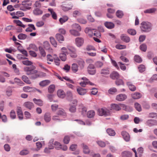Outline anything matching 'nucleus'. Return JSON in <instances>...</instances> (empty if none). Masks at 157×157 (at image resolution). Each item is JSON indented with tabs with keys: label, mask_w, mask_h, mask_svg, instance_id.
Instances as JSON below:
<instances>
[{
	"label": "nucleus",
	"mask_w": 157,
	"mask_h": 157,
	"mask_svg": "<svg viewBox=\"0 0 157 157\" xmlns=\"http://www.w3.org/2000/svg\"><path fill=\"white\" fill-rule=\"evenodd\" d=\"M152 26L151 24L147 21H143L141 24L140 28L142 31L147 32L150 31Z\"/></svg>",
	"instance_id": "1"
},
{
	"label": "nucleus",
	"mask_w": 157,
	"mask_h": 157,
	"mask_svg": "<svg viewBox=\"0 0 157 157\" xmlns=\"http://www.w3.org/2000/svg\"><path fill=\"white\" fill-rule=\"evenodd\" d=\"M98 112L99 115L101 116L103 115L107 116L110 114V111L106 108L98 109Z\"/></svg>",
	"instance_id": "2"
},
{
	"label": "nucleus",
	"mask_w": 157,
	"mask_h": 157,
	"mask_svg": "<svg viewBox=\"0 0 157 157\" xmlns=\"http://www.w3.org/2000/svg\"><path fill=\"white\" fill-rule=\"evenodd\" d=\"M68 50L70 52L69 54L71 57L76 58L77 56L76 49L73 46H67Z\"/></svg>",
	"instance_id": "3"
},
{
	"label": "nucleus",
	"mask_w": 157,
	"mask_h": 157,
	"mask_svg": "<svg viewBox=\"0 0 157 157\" xmlns=\"http://www.w3.org/2000/svg\"><path fill=\"white\" fill-rule=\"evenodd\" d=\"M73 6L72 4H67L64 3H63L60 6L62 10L64 11H68L71 10Z\"/></svg>",
	"instance_id": "4"
},
{
	"label": "nucleus",
	"mask_w": 157,
	"mask_h": 157,
	"mask_svg": "<svg viewBox=\"0 0 157 157\" xmlns=\"http://www.w3.org/2000/svg\"><path fill=\"white\" fill-rule=\"evenodd\" d=\"M110 69L109 67H105L101 70L100 73L102 76L105 77L110 74Z\"/></svg>",
	"instance_id": "5"
},
{
	"label": "nucleus",
	"mask_w": 157,
	"mask_h": 157,
	"mask_svg": "<svg viewBox=\"0 0 157 157\" xmlns=\"http://www.w3.org/2000/svg\"><path fill=\"white\" fill-rule=\"evenodd\" d=\"M24 71L26 72V74L27 75H30L31 73H35L37 72L36 70H33V69L31 67H26L24 68Z\"/></svg>",
	"instance_id": "6"
},
{
	"label": "nucleus",
	"mask_w": 157,
	"mask_h": 157,
	"mask_svg": "<svg viewBox=\"0 0 157 157\" xmlns=\"http://www.w3.org/2000/svg\"><path fill=\"white\" fill-rule=\"evenodd\" d=\"M75 42L76 46L78 47H80L83 44L84 40L82 37H78L75 39Z\"/></svg>",
	"instance_id": "7"
},
{
	"label": "nucleus",
	"mask_w": 157,
	"mask_h": 157,
	"mask_svg": "<svg viewBox=\"0 0 157 157\" xmlns=\"http://www.w3.org/2000/svg\"><path fill=\"white\" fill-rule=\"evenodd\" d=\"M127 98V96L125 94H120L116 96V99L119 101H122Z\"/></svg>",
	"instance_id": "8"
},
{
	"label": "nucleus",
	"mask_w": 157,
	"mask_h": 157,
	"mask_svg": "<svg viewBox=\"0 0 157 157\" xmlns=\"http://www.w3.org/2000/svg\"><path fill=\"white\" fill-rule=\"evenodd\" d=\"M121 135L126 141L128 142L130 140V136L128 132L124 131H122L121 132Z\"/></svg>",
	"instance_id": "9"
},
{
	"label": "nucleus",
	"mask_w": 157,
	"mask_h": 157,
	"mask_svg": "<svg viewBox=\"0 0 157 157\" xmlns=\"http://www.w3.org/2000/svg\"><path fill=\"white\" fill-rule=\"evenodd\" d=\"M51 113L48 112L45 113L44 116V119L46 122H48L51 120Z\"/></svg>",
	"instance_id": "10"
},
{
	"label": "nucleus",
	"mask_w": 157,
	"mask_h": 157,
	"mask_svg": "<svg viewBox=\"0 0 157 157\" xmlns=\"http://www.w3.org/2000/svg\"><path fill=\"white\" fill-rule=\"evenodd\" d=\"M77 91L78 94L80 95H84L87 92L86 89H84L81 87H79L77 89Z\"/></svg>",
	"instance_id": "11"
},
{
	"label": "nucleus",
	"mask_w": 157,
	"mask_h": 157,
	"mask_svg": "<svg viewBox=\"0 0 157 157\" xmlns=\"http://www.w3.org/2000/svg\"><path fill=\"white\" fill-rule=\"evenodd\" d=\"M121 39L122 40L126 43L129 42L130 40L129 37L125 34H122L121 35Z\"/></svg>",
	"instance_id": "12"
},
{
	"label": "nucleus",
	"mask_w": 157,
	"mask_h": 157,
	"mask_svg": "<svg viewBox=\"0 0 157 157\" xmlns=\"http://www.w3.org/2000/svg\"><path fill=\"white\" fill-rule=\"evenodd\" d=\"M83 148V152L85 154H88L90 153V150L88 146L84 143H82L81 145Z\"/></svg>",
	"instance_id": "13"
},
{
	"label": "nucleus",
	"mask_w": 157,
	"mask_h": 157,
	"mask_svg": "<svg viewBox=\"0 0 157 157\" xmlns=\"http://www.w3.org/2000/svg\"><path fill=\"white\" fill-rule=\"evenodd\" d=\"M79 109L81 111L82 114L85 115L87 111L86 108L82 104H81L79 105Z\"/></svg>",
	"instance_id": "14"
},
{
	"label": "nucleus",
	"mask_w": 157,
	"mask_h": 157,
	"mask_svg": "<svg viewBox=\"0 0 157 157\" xmlns=\"http://www.w3.org/2000/svg\"><path fill=\"white\" fill-rule=\"evenodd\" d=\"M74 102H73V105H71L69 108L70 111L72 113H74L75 112L76 110V106L77 103V101L75 100L73 101Z\"/></svg>",
	"instance_id": "15"
},
{
	"label": "nucleus",
	"mask_w": 157,
	"mask_h": 157,
	"mask_svg": "<svg viewBox=\"0 0 157 157\" xmlns=\"http://www.w3.org/2000/svg\"><path fill=\"white\" fill-rule=\"evenodd\" d=\"M119 105L121 108H122L123 110L126 111L130 112L132 110V108L129 106H127L121 103H120Z\"/></svg>",
	"instance_id": "16"
},
{
	"label": "nucleus",
	"mask_w": 157,
	"mask_h": 157,
	"mask_svg": "<svg viewBox=\"0 0 157 157\" xmlns=\"http://www.w3.org/2000/svg\"><path fill=\"white\" fill-rule=\"evenodd\" d=\"M80 31L75 29L69 30V32L71 34L75 36H79L80 35V33L79 32Z\"/></svg>",
	"instance_id": "17"
},
{
	"label": "nucleus",
	"mask_w": 157,
	"mask_h": 157,
	"mask_svg": "<svg viewBox=\"0 0 157 157\" xmlns=\"http://www.w3.org/2000/svg\"><path fill=\"white\" fill-rule=\"evenodd\" d=\"M56 40L60 43L64 40V36L60 33H57L56 34Z\"/></svg>",
	"instance_id": "18"
},
{
	"label": "nucleus",
	"mask_w": 157,
	"mask_h": 157,
	"mask_svg": "<svg viewBox=\"0 0 157 157\" xmlns=\"http://www.w3.org/2000/svg\"><path fill=\"white\" fill-rule=\"evenodd\" d=\"M146 124L149 126H152L157 125V121L153 120H149L146 122Z\"/></svg>",
	"instance_id": "19"
},
{
	"label": "nucleus",
	"mask_w": 157,
	"mask_h": 157,
	"mask_svg": "<svg viewBox=\"0 0 157 157\" xmlns=\"http://www.w3.org/2000/svg\"><path fill=\"white\" fill-rule=\"evenodd\" d=\"M29 1H25L22 2L21 5L23 7L27 9H29L30 7L29 6L31 5V2H28Z\"/></svg>",
	"instance_id": "20"
},
{
	"label": "nucleus",
	"mask_w": 157,
	"mask_h": 157,
	"mask_svg": "<svg viewBox=\"0 0 157 157\" xmlns=\"http://www.w3.org/2000/svg\"><path fill=\"white\" fill-rule=\"evenodd\" d=\"M127 85L128 86L130 90L134 91L136 90V88L131 82H127Z\"/></svg>",
	"instance_id": "21"
},
{
	"label": "nucleus",
	"mask_w": 157,
	"mask_h": 157,
	"mask_svg": "<svg viewBox=\"0 0 157 157\" xmlns=\"http://www.w3.org/2000/svg\"><path fill=\"white\" fill-rule=\"evenodd\" d=\"M105 26L109 29H112L114 28V24L112 22L106 21L104 23Z\"/></svg>",
	"instance_id": "22"
},
{
	"label": "nucleus",
	"mask_w": 157,
	"mask_h": 157,
	"mask_svg": "<svg viewBox=\"0 0 157 157\" xmlns=\"http://www.w3.org/2000/svg\"><path fill=\"white\" fill-rule=\"evenodd\" d=\"M28 26V27L25 30L26 32H31L33 30H35L36 29L34 25L33 24H29Z\"/></svg>",
	"instance_id": "23"
},
{
	"label": "nucleus",
	"mask_w": 157,
	"mask_h": 157,
	"mask_svg": "<svg viewBox=\"0 0 157 157\" xmlns=\"http://www.w3.org/2000/svg\"><path fill=\"white\" fill-rule=\"evenodd\" d=\"M24 105L26 107L29 109H31L34 106L33 103L30 101L25 102L24 103Z\"/></svg>",
	"instance_id": "24"
},
{
	"label": "nucleus",
	"mask_w": 157,
	"mask_h": 157,
	"mask_svg": "<svg viewBox=\"0 0 157 157\" xmlns=\"http://www.w3.org/2000/svg\"><path fill=\"white\" fill-rule=\"evenodd\" d=\"M111 109L115 110L117 111H119L121 109L120 106L119 104H113L111 105Z\"/></svg>",
	"instance_id": "25"
},
{
	"label": "nucleus",
	"mask_w": 157,
	"mask_h": 157,
	"mask_svg": "<svg viewBox=\"0 0 157 157\" xmlns=\"http://www.w3.org/2000/svg\"><path fill=\"white\" fill-rule=\"evenodd\" d=\"M38 71L37 70V72H35V73H32L30 75H31L30 76V78L32 79H36L40 76V74L37 73Z\"/></svg>",
	"instance_id": "26"
},
{
	"label": "nucleus",
	"mask_w": 157,
	"mask_h": 157,
	"mask_svg": "<svg viewBox=\"0 0 157 157\" xmlns=\"http://www.w3.org/2000/svg\"><path fill=\"white\" fill-rule=\"evenodd\" d=\"M119 76V75L117 72L113 71L110 74V77L112 79H115L118 78Z\"/></svg>",
	"instance_id": "27"
},
{
	"label": "nucleus",
	"mask_w": 157,
	"mask_h": 157,
	"mask_svg": "<svg viewBox=\"0 0 157 157\" xmlns=\"http://www.w3.org/2000/svg\"><path fill=\"white\" fill-rule=\"evenodd\" d=\"M58 96L61 98H63L65 97V94L64 91L62 90H59L57 92Z\"/></svg>",
	"instance_id": "28"
},
{
	"label": "nucleus",
	"mask_w": 157,
	"mask_h": 157,
	"mask_svg": "<svg viewBox=\"0 0 157 157\" xmlns=\"http://www.w3.org/2000/svg\"><path fill=\"white\" fill-rule=\"evenodd\" d=\"M33 13L35 15H39L42 14L43 12L42 10L38 8H36L33 10Z\"/></svg>",
	"instance_id": "29"
},
{
	"label": "nucleus",
	"mask_w": 157,
	"mask_h": 157,
	"mask_svg": "<svg viewBox=\"0 0 157 157\" xmlns=\"http://www.w3.org/2000/svg\"><path fill=\"white\" fill-rule=\"evenodd\" d=\"M50 82L48 80H44L41 81L39 83L40 85L42 87L45 86L50 84Z\"/></svg>",
	"instance_id": "30"
},
{
	"label": "nucleus",
	"mask_w": 157,
	"mask_h": 157,
	"mask_svg": "<svg viewBox=\"0 0 157 157\" xmlns=\"http://www.w3.org/2000/svg\"><path fill=\"white\" fill-rule=\"evenodd\" d=\"M95 114V112L93 110L89 111L87 113V116L89 118L93 117Z\"/></svg>",
	"instance_id": "31"
},
{
	"label": "nucleus",
	"mask_w": 157,
	"mask_h": 157,
	"mask_svg": "<svg viewBox=\"0 0 157 157\" xmlns=\"http://www.w3.org/2000/svg\"><path fill=\"white\" fill-rule=\"evenodd\" d=\"M132 98L134 99H138L141 97L140 93L138 92H135L132 94Z\"/></svg>",
	"instance_id": "32"
},
{
	"label": "nucleus",
	"mask_w": 157,
	"mask_h": 157,
	"mask_svg": "<svg viewBox=\"0 0 157 157\" xmlns=\"http://www.w3.org/2000/svg\"><path fill=\"white\" fill-rule=\"evenodd\" d=\"M121 155L123 157H131L132 156L131 152L128 151L122 152Z\"/></svg>",
	"instance_id": "33"
},
{
	"label": "nucleus",
	"mask_w": 157,
	"mask_h": 157,
	"mask_svg": "<svg viewBox=\"0 0 157 157\" xmlns=\"http://www.w3.org/2000/svg\"><path fill=\"white\" fill-rule=\"evenodd\" d=\"M73 29H76L78 31H81V28L80 26L78 24L74 23L71 25Z\"/></svg>",
	"instance_id": "34"
},
{
	"label": "nucleus",
	"mask_w": 157,
	"mask_h": 157,
	"mask_svg": "<svg viewBox=\"0 0 157 157\" xmlns=\"http://www.w3.org/2000/svg\"><path fill=\"white\" fill-rule=\"evenodd\" d=\"M57 114L58 115L62 116H66V114L64 110L62 109H60L57 112Z\"/></svg>",
	"instance_id": "35"
},
{
	"label": "nucleus",
	"mask_w": 157,
	"mask_h": 157,
	"mask_svg": "<svg viewBox=\"0 0 157 157\" xmlns=\"http://www.w3.org/2000/svg\"><path fill=\"white\" fill-rule=\"evenodd\" d=\"M21 78L24 82L27 84H29L31 83L28 78L26 75H23L21 77Z\"/></svg>",
	"instance_id": "36"
},
{
	"label": "nucleus",
	"mask_w": 157,
	"mask_h": 157,
	"mask_svg": "<svg viewBox=\"0 0 157 157\" xmlns=\"http://www.w3.org/2000/svg\"><path fill=\"white\" fill-rule=\"evenodd\" d=\"M48 11L51 13L52 17L54 19H56L57 18V15L55 12L53 11V9L49 8L48 9Z\"/></svg>",
	"instance_id": "37"
},
{
	"label": "nucleus",
	"mask_w": 157,
	"mask_h": 157,
	"mask_svg": "<svg viewBox=\"0 0 157 157\" xmlns=\"http://www.w3.org/2000/svg\"><path fill=\"white\" fill-rule=\"evenodd\" d=\"M106 132L110 136H114L115 135V131L112 129L108 128L107 129Z\"/></svg>",
	"instance_id": "38"
},
{
	"label": "nucleus",
	"mask_w": 157,
	"mask_h": 157,
	"mask_svg": "<svg viewBox=\"0 0 157 157\" xmlns=\"http://www.w3.org/2000/svg\"><path fill=\"white\" fill-rule=\"evenodd\" d=\"M27 49L29 50L33 49L36 51H38V48L36 46L35 44H32L29 45Z\"/></svg>",
	"instance_id": "39"
},
{
	"label": "nucleus",
	"mask_w": 157,
	"mask_h": 157,
	"mask_svg": "<svg viewBox=\"0 0 157 157\" xmlns=\"http://www.w3.org/2000/svg\"><path fill=\"white\" fill-rule=\"evenodd\" d=\"M15 82L18 85L20 86H23L24 85V83L20 79L16 78H14Z\"/></svg>",
	"instance_id": "40"
},
{
	"label": "nucleus",
	"mask_w": 157,
	"mask_h": 157,
	"mask_svg": "<svg viewBox=\"0 0 157 157\" xmlns=\"http://www.w3.org/2000/svg\"><path fill=\"white\" fill-rule=\"evenodd\" d=\"M156 10V9L155 8H152L145 10L144 11L145 13H153Z\"/></svg>",
	"instance_id": "41"
},
{
	"label": "nucleus",
	"mask_w": 157,
	"mask_h": 157,
	"mask_svg": "<svg viewBox=\"0 0 157 157\" xmlns=\"http://www.w3.org/2000/svg\"><path fill=\"white\" fill-rule=\"evenodd\" d=\"M68 18L67 16H64L62 17H61L59 19V21L61 24H62L63 23L67 21Z\"/></svg>",
	"instance_id": "42"
},
{
	"label": "nucleus",
	"mask_w": 157,
	"mask_h": 157,
	"mask_svg": "<svg viewBox=\"0 0 157 157\" xmlns=\"http://www.w3.org/2000/svg\"><path fill=\"white\" fill-rule=\"evenodd\" d=\"M86 33L88 34L90 36H92L94 35L92 30L89 28H86L85 30Z\"/></svg>",
	"instance_id": "43"
},
{
	"label": "nucleus",
	"mask_w": 157,
	"mask_h": 157,
	"mask_svg": "<svg viewBox=\"0 0 157 157\" xmlns=\"http://www.w3.org/2000/svg\"><path fill=\"white\" fill-rule=\"evenodd\" d=\"M14 22L16 23L19 26L22 27L23 28H25V25L23 24L22 22L19 20H14Z\"/></svg>",
	"instance_id": "44"
},
{
	"label": "nucleus",
	"mask_w": 157,
	"mask_h": 157,
	"mask_svg": "<svg viewBox=\"0 0 157 157\" xmlns=\"http://www.w3.org/2000/svg\"><path fill=\"white\" fill-rule=\"evenodd\" d=\"M34 103L39 106H41L42 105V101L40 99H36V98H34L33 100Z\"/></svg>",
	"instance_id": "45"
},
{
	"label": "nucleus",
	"mask_w": 157,
	"mask_h": 157,
	"mask_svg": "<svg viewBox=\"0 0 157 157\" xmlns=\"http://www.w3.org/2000/svg\"><path fill=\"white\" fill-rule=\"evenodd\" d=\"M54 145L55 146V148L57 150H60L61 148H62V145L58 142L55 141L54 143Z\"/></svg>",
	"instance_id": "46"
},
{
	"label": "nucleus",
	"mask_w": 157,
	"mask_h": 157,
	"mask_svg": "<svg viewBox=\"0 0 157 157\" xmlns=\"http://www.w3.org/2000/svg\"><path fill=\"white\" fill-rule=\"evenodd\" d=\"M54 140L53 139H51L49 141L48 144V147L49 149H53L54 148L53 142Z\"/></svg>",
	"instance_id": "47"
},
{
	"label": "nucleus",
	"mask_w": 157,
	"mask_h": 157,
	"mask_svg": "<svg viewBox=\"0 0 157 157\" xmlns=\"http://www.w3.org/2000/svg\"><path fill=\"white\" fill-rule=\"evenodd\" d=\"M135 107L136 109L139 112L142 110V108L140 104L138 103H136L134 104Z\"/></svg>",
	"instance_id": "48"
},
{
	"label": "nucleus",
	"mask_w": 157,
	"mask_h": 157,
	"mask_svg": "<svg viewBox=\"0 0 157 157\" xmlns=\"http://www.w3.org/2000/svg\"><path fill=\"white\" fill-rule=\"evenodd\" d=\"M67 55V54L61 53L59 54V58L62 61H65L66 59Z\"/></svg>",
	"instance_id": "49"
},
{
	"label": "nucleus",
	"mask_w": 157,
	"mask_h": 157,
	"mask_svg": "<svg viewBox=\"0 0 157 157\" xmlns=\"http://www.w3.org/2000/svg\"><path fill=\"white\" fill-rule=\"evenodd\" d=\"M117 16L119 18H121L124 15L122 11L120 10H117L116 13Z\"/></svg>",
	"instance_id": "50"
},
{
	"label": "nucleus",
	"mask_w": 157,
	"mask_h": 157,
	"mask_svg": "<svg viewBox=\"0 0 157 157\" xmlns=\"http://www.w3.org/2000/svg\"><path fill=\"white\" fill-rule=\"evenodd\" d=\"M27 35L23 33H20L19 34L18 36V38L21 40H23L25 39L27 37Z\"/></svg>",
	"instance_id": "51"
},
{
	"label": "nucleus",
	"mask_w": 157,
	"mask_h": 157,
	"mask_svg": "<svg viewBox=\"0 0 157 157\" xmlns=\"http://www.w3.org/2000/svg\"><path fill=\"white\" fill-rule=\"evenodd\" d=\"M55 89V85H51L48 87V91L49 93H52L54 91Z\"/></svg>",
	"instance_id": "52"
},
{
	"label": "nucleus",
	"mask_w": 157,
	"mask_h": 157,
	"mask_svg": "<svg viewBox=\"0 0 157 157\" xmlns=\"http://www.w3.org/2000/svg\"><path fill=\"white\" fill-rule=\"evenodd\" d=\"M52 120L54 121L60 122L62 120L59 118V115H54L52 117Z\"/></svg>",
	"instance_id": "53"
},
{
	"label": "nucleus",
	"mask_w": 157,
	"mask_h": 157,
	"mask_svg": "<svg viewBox=\"0 0 157 157\" xmlns=\"http://www.w3.org/2000/svg\"><path fill=\"white\" fill-rule=\"evenodd\" d=\"M50 39L51 43L55 47H56L57 45V43L54 38L53 37H50Z\"/></svg>",
	"instance_id": "54"
},
{
	"label": "nucleus",
	"mask_w": 157,
	"mask_h": 157,
	"mask_svg": "<svg viewBox=\"0 0 157 157\" xmlns=\"http://www.w3.org/2000/svg\"><path fill=\"white\" fill-rule=\"evenodd\" d=\"M139 71L141 72H143L145 70V67L144 65L141 64L138 67Z\"/></svg>",
	"instance_id": "55"
},
{
	"label": "nucleus",
	"mask_w": 157,
	"mask_h": 157,
	"mask_svg": "<svg viewBox=\"0 0 157 157\" xmlns=\"http://www.w3.org/2000/svg\"><path fill=\"white\" fill-rule=\"evenodd\" d=\"M39 49L41 55L43 57L45 56L46 53L44 49L42 48V47L41 46H40L39 47Z\"/></svg>",
	"instance_id": "56"
},
{
	"label": "nucleus",
	"mask_w": 157,
	"mask_h": 157,
	"mask_svg": "<svg viewBox=\"0 0 157 157\" xmlns=\"http://www.w3.org/2000/svg\"><path fill=\"white\" fill-rule=\"evenodd\" d=\"M71 69L73 71L76 72L78 70V67L76 64L73 63L72 64Z\"/></svg>",
	"instance_id": "57"
},
{
	"label": "nucleus",
	"mask_w": 157,
	"mask_h": 157,
	"mask_svg": "<svg viewBox=\"0 0 157 157\" xmlns=\"http://www.w3.org/2000/svg\"><path fill=\"white\" fill-rule=\"evenodd\" d=\"M103 65V63L100 61H98L95 63V65L97 68H100L102 67Z\"/></svg>",
	"instance_id": "58"
},
{
	"label": "nucleus",
	"mask_w": 157,
	"mask_h": 157,
	"mask_svg": "<svg viewBox=\"0 0 157 157\" xmlns=\"http://www.w3.org/2000/svg\"><path fill=\"white\" fill-rule=\"evenodd\" d=\"M140 48L142 51L145 52L147 50V46L146 44H143L140 45Z\"/></svg>",
	"instance_id": "59"
},
{
	"label": "nucleus",
	"mask_w": 157,
	"mask_h": 157,
	"mask_svg": "<svg viewBox=\"0 0 157 157\" xmlns=\"http://www.w3.org/2000/svg\"><path fill=\"white\" fill-rule=\"evenodd\" d=\"M87 71L89 74L92 75L95 74L96 72L95 68L87 69Z\"/></svg>",
	"instance_id": "60"
},
{
	"label": "nucleus",
	"mask_w": 157,
	"mask_h": 157,
	"mask_svg": "<svg viewBox=\"0 0 157 157\" xmlns=\"http://www.w3.org/2000/svg\"><path fill=\"white\" fill-rule=\"evenodd\" d=\"M96 142L98 145L101 147H103L105 146V143L102 141H97Z\"/></svg>",
	"instance_id": "61"
},
{
	"label": "nucleus",
	"mask_w": 157,
	"mask_h": 157,
	"mask_svg": "<svg viewBox=\"0 0 157 157\" xmlns=\"http://www.w3.org/2000/svg\"><path fill=\"white\" fill-rule=\"evenodd\" d=\"M23 90L25 92H30L33 90V88L29 86H25Z\"/></svg>",
	"instance_id": "62"
},
{
	"label": "nucleus",
	"mask_w": 157,
	"mask_h": 157,
	"mask_svg": "<svg viewBox=\"0 0 157 157\" xmlns=\"http://www.w3.org/2000/svg\"><path fill=\"white\" fill-rule=\"evenodd\" d=\"M134 59L136 62L140 63L142 61L141 58L138 56H135L134 57Z\"/></svg>",
	"instance_id": "63"
},
{
	"label": "nucleus",
	"mask_w": 157,
	"mask_h": 157,
	"mask_svg": "<svg viewBox=\"0 0 157 157\" xmlns=\"http://www.w3.org/2000/svg\"><path fill=\"white\" fill-rule=\"evenodd\" d=\"M44 46L46 49L48 50L50 48V44L47 41H45L44 42Z\"/></svg>",
	"instance_id": "64"
}]
</instances>
